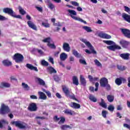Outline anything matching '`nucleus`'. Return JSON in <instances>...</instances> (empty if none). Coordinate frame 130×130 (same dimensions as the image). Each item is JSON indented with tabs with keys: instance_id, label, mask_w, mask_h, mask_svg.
Returning a JSON list of instances; mask_svg holds the SVG:
<instances>
[{
	"instance_id": "nucleus-1",
	"label": "nucleus",
	"mask_w": 130,
	"mask_h": 130,
	"mask_svg": "<svg viewBox=\"0 0 130 130\" xmlns=\"http://www.w3.org/2000/svg\"><path fill=\"white\" fill-rule=\"evenodd\" d=\"M3 13H5V14H8V15L11 16V17H12V18H16V19H22V16L20 15H16V12H14V10H13V8H5L3 9Z\"/></svg>"
},
{
	"instance_id": "nucleus-2",
	"label": "nucleus",
	"mask_w": 130,
	"mask_h": 130,
	"mask_svg": "<svg viewBox=\"0 0 130 130\" xmlns=\"http://www.w3.org/2000/svg\"><path fill=\"white\" fill-rule=\"evenodd\" d=\"M62 90L64 94H65V96H66V97H68L70 99H73V100H75V101L79 102V100H78V99L76 98V96L74 94L71 95V91H70V89L68 87L66 86L65 85H62Z\"/></svg>"
},
{
	"instance_id": "nucleus-3",
	"label": "nucleus",
	"mask_w": 130,
	"mask_h": 130,
	"mask_svg": "<svg viewBox=\"0 0 130 130\" xmlns=\"http://www.w3.org/2000/svg\"><path fill=\"white\" fill-rule=\"evenodd\" d=\"M100 84L101 87H103L104 88L106 87V89L108 91L111 90V87L110 85L108 84V79L105 77L101 78L100 80Z\"/></svg>"
},
{
	"instance_id": "nucleus-4",
	"label": "nucleus",
	"mask_w": 130,
	"mask_h": 130,
	"mask_svg": "<svg viewBox=\"0 0 130 130\" xmlns=\"http://www.w3.org/2000/svg\"><path fill=\"white\" fill-rule=\"evenodd\" d=\"M12 58L17 63H22L24 60V56L19 53H15Z\"/></svg>"
},
{
	"instance_id": "nucleus-5",
	"label": "nucleus",
	"mask_w": 130,
	"mask_h": 130,
	"mask_svg": "<svg viewBox=\"0 0 130 130\" xmlns=\"http://www.w3.org/2000/svg\"><path fill=\"white\" fill-rule=\"evenodd\" d=\"M10 112H11V110H10L9 106L2 104L0 108V114L5 115L8 114V113H10Z\"/></svg>"
},
{
	"instance_id": "nucleus-6",
	"label": "nucleus",
	"mask_w": 130,
	"mask_h": 130,
	"mask_svg": "<svg viewBox=\"0 0 130 130\" xmlns=\"http://www.w3.org/2000/svg\"><path fill=\"white\" fill-rule=\"evenodd\" d=\"M68 12H69V13L71 14L70 16L74 20H76V21H79V22H82L83 23H86V21L83 20V19H82V18H80L79 17L74 16L77 15V12L76 11H75V10H72L71 9H69L68 10Z\"/></svg>"
},
{
	"instance_id": "nucleus-7",
	"label": "nucleus",
	"mask_w": 130,
	"mask_h": 130,
	"mask_svg": "<svg viewBox=\"0 0 130 130\" xmlns=\"http://www.w3.org/2000/svg\"><path fill=\"white\" fill-rule=\"evenodd\" d=\"M11 124L15 125L16 127H18L20 129H24L26 128V126L22 124V122L20 120L13 121L11 122Z\"/></svg>"
},
{
	"instance_id": "nucleus-8",
	"label": "nucleus",
	"mask_w": 130,
	"mask_h": 130,
	"mask_svg": "<svg viewBox=\"0 0 130 130\" xmlns=\"http://www.w3.org/2000/svg\"><path fill=\"white\" fill-rule=\"evenodd\" d=\"M80 41H82V42H83V43H85V44L90 49V50H92L93 53H96V51L94 49V47L89 42L87 41V40L85 39H80Z\"/></svg>"
},
{
	"instance_id": "nucleus-9",
	"label": "nucleus",
	"mask_w": 130,
	"mask_h": 130,
	"mask_svg": "<svg viewBox=\"0 0 130 130\" xmlns=\"http://www.w3.org/2000/svg\"><path fill=\"white\" fill-rule=\"evenodd\" d=\"M120 30L123 34V35L124 36V37H126V38H128V39H130V30L126 28H120Z\"/></svg>"
},
{
	"instance_id": "nucleus-10",
	"label": "nucleus",
	"mask_w": 130,
	"mask_h": 130,
	"mask_svg": "<svg viewBox=\"0 0 130 130\" xmlns=\"http://www.w3.org/2000/svg\"><path fill=\"white\" fill-rule=\"evenodd\" d=\"M28 110L29 111H37V109H38V108L37 107V105L35 103H31L29 104L28 108Z\"/></svg>"
},
{
	"instance_id": "nucleus-11",
	"label": "nucleus",
	"mask_w": 130,
	"mask_h": 130,
	"mask_svg": "<svg viewBox=\"0 0 130 130\" xmlns=\"http://www.w3.org/2000/svg\"><path fill=\"white\" fill-rule=\"evenodd\" d=\"M54 120H56V121H59L58 122V124H63L66 122V118L64 117L61 116L60 118H58L57 115H56L53 118Z\"/></svg>"
},
{
	"instance_id": "nucleus-12",
	"label": "nucleus",
	"mask_w": 130,
	"mask_h": 130,
	"mask_svg": "<svg viewBox=\"0 0 130 130\" xmlns=\"http://www.w3.org/2000/svg\"><path fill=\"white\" fill-rule=\"evenodd\" d=\"M119 44L122 46V47H123V48H127V46H128L129 42L124 40H121L119 41Z\"/></svg>"
},
{
	"instance_id": "nucleus-13",
	"label": "nucleus",
	"mask_w": 130,
	"mask_h": 130,
	"mask_svg": "<svg viewBox=\"0 0 130 130\" xmlns=\"http://www.w3.org/2000/svg\"><path fill=\"white\" fill-rule=\"evenodd\" d=\"M27 25L29 28L32 29V30H35V31H37V26L34 24L32 21H27Z\"/></svg>"
},
{
	"instance_id": "nucleus-14",
	"label": "nucleus",
	"mask_w": 130,
	"mask_h": 130,
	"mask_svg": "<svg viewBox=\"0 0 130 130\" xmlns=\"http://www.w3.org/2000/svg\"><path fill=\"white\" fill-rule=\"evenodd\" d=\"M62 48L64 51H67V52H70L71 50V47L70 46V44L68 43H64L63 44Z\"/></svg>"
},
{
	"instance_id": "nucleus-15",
	"label": "nucleus",
	"mask_w": 130,
	"mask_h": 130,
	"mask_svg": "<svg viewBox=\"0 0 130 130\" xmlns=\"http://www.w3.org/2000/svg\"><path fill=\"white\" fill-rule=\"evenodd\" d=\"M129 55L130 54L128 53H122L120 54V57H121V58L124 60H128V59H129Z\"/></svg>"
},
{
	"instance_id": "nucleus-16",
	"label": "nucleus",
	"mask_w": 130,
	"mask_h": 130,
	"mask_svg": "<svg viewBox=\"0 0 130 130\" xmlns=\"http://www.w3.org/2000/svg\"><path fill=\"white\" fill-rule=\"evenodd\" d=\"M38 95L39 96V99H42V100H46L47 99V96L42 91H39Z\"/></svg>"
},
{
	"instance_id": "nucleus-17",
	"label": "nucleus",
	"mask_w": 130,
	"mask_h": 130,
	"mask_svg": "<svg viewBox=\"0 0 130 130\" xmlns=\"http://www.w3.org/2000/svg\"><path fill=\"white\" fill-rule=\"evenodd\" d=\"M26 67V68H27V69L30 70V71H35V72H38V69H37V67H34L31 64L27 63Z\"/></svg>"
},
{
	"instance_id": "nucleus-18",
	"label": "nucleus",
	"mask_w": 130,
	"mask_h": 130,
	"mask_svg": "<svg viewBox=\"0 0 130 130\" xmlns=\"http://www.w3.org/2000/svg\"><path fill=\"white\" fill-rule=\"evenodd\" d=\"M99 35L101 38H103V39H110L111 38V36L107 34L101 33Z\"/></svg>"
},
{
	"instance_id": "nucleus-19",
	"label": "nucleus",
	"mask_w": 130,
	"mask_h": 130,
	"mask_svg": "<svg viewBox=\"0 0 130 130\" xmlns=\"http://www.w3.org/2000/svg\"><path fill=\"white\" fill-rule=\"evenodd\" d=\"M122 18L126 21V22H128V23H130V15L126 13H123L122 15Z\"/></svg>"
},
{
	"instance_id": "nucleus-20",
	"label": "nucleus",
	"mask_w": 130,
	"mask_h": 130,
	"mask_svg": "<svg viewBox=\"0 0 130 130\" xmlns=\"http://www.w3.org/2000/svg\"><path fill=\"white\" fill-rule=\"evenodd\" d=\"M70 107L74 109H79L81 108V105L77 103L72 102Z\"/></svg>"
},
{
	"instance_id": "nucleus-21",
	"label": "nucleus",
	"mask_w": 130,
	"mask_h": 130,
	"mask_svg": "<svg viewBox=\"0 0 130 130\" xmlns=\"http://www.w3.org/2000/svg\"><path fill=\"white\" fill-rule=\"evenodd\" d=\"M80 81L81 84L82 86H84V87L86 86V85H87V81H86V79H85V78H84L83 75H80Z\"/></svg>"
},
{
	"instance_id": "nucleus-22",
	"label": "nucleus",
	"mask_w": 130,
	"mask_h": 130,
	"mask_svg": "<svg viewBox=\"0 0 130 130\" xmlns=\"http://www.w3.org/2000/svg\"><path fill=\"white\" fill-rule=\"evenodd\" d=\"M45 3L46 4H48V7L50 10H53L55 8L54 5L51 3V1L50 0H46L45 1Z\"/></svg>"
},
{
	"instance_id": "nucleus-23",
	"label": "nucleus",
	"mask_w": 130,
	"mask_h": 130,
	"mask_svg": "<svg viewBox=\"0 0 130 130\" xmlns=\"http://www.w3.org/2000/svg\"><path fill=\"white\" fill-rule=\"evenodd\" d=\"M10 87H11V84H10V83H7V82H1V88L3 89L4 88H10Z\"/></svg>"
},
{
	"instance_id": "nucleus-24",
	"label": "nucleus",
	"mask_w": 130,
	"mask_h": 130,
	"mask_svg": "<svg viewBox=\"0 0 130 130\" xmlns=\"http://www.w3.org/2000/svg\"><path fill=\"white\" fill-rule=\"evenodd\" d=\"M67 58H68V55L66 53L63 52L60 54V60H61L62 61H64V60L67 59Z\"/></svg>"
},
{
	"instance_id": "nucleus-25",
	"label": "nucleus",
	"mask_w": 130,
	"mask_h": 130,
	"mask_svg": "<svg viewBox=\"0 0 130 130\" xmlns=\"http://www.w3.org/2000/svg\"><path fill=\"white\" fill-rule=\"evenodd\" d=\"M2 63L5 67H10L12 65V62L8 59L4 60Z\"/></svg>"
},
{
	"instance_id": "nucleus-26",
	"label": "nucleus",
	"mask_w": 130,
	"mask_h": 130,
	"mask_svg": "<svg viewBox=\"0 0 130 130\" xmlns=\"http://www.w3.org/2000/svg\"><path fill=\"white\" fill-rule=\"evenodd\" d=\"M42 25L45 28H49L50 27V24L48 23V20L45 19L44 21L42 22Z\"/></svg>"
},
{
	"instance_id": "nucleus-27",
	"label": "nucleus",
	"mask_w": 130,
	"mask_h": 130,
	"mask_svg": "<svg viewBox=\"0 0 130 130\" xmlns=\"http://www.w3.org/2000/svg\"><path fill=\"white\" fill-rule=\"evenodd\" d=\"M72 81L74 85H76V86L79 85V79L77 76H73L72 78Z\"/></svg>"
},
{
	"instance_id": "nucleus-28",
	"label": "nucleus",
	"mask_w": 130,
	"mask_h": 130,
	"mask_svg": "<svg viewBox=\"0 0 130 130\" xmlns=\"http://www.w3.org/2000/svg\"><path fill=\"white\" fill-rule=\"evenodd\" d=\"M47 70L48 71L50 74H56L57 71L53 68L52 67H49L47 68Z\"/></svg>"
},
{
	"instance_id": "nucleus-29",
	"label": "nucleus",
	"mask_w": 130,
	"mask_h": 130,
	"mask_svg": "<svg viewBox=\"0 0 130 130\" xmlns=\"http://www.w3.org/2000/svg\"><path fill=\"white\" fill-rule=\"evenodd\" d=\"M101 102L99 103V105L103 108H107V104L105 103V101L103 99H101Z\"/></svg>"
},
{
	"instance_id": "nucleus-30",
	"label": "nucleus",
	"mask_w": 130,
	"mask_h": 130,
	"mask_svg": "<svg viewBox=\"0 0 130 130\" xmlns=\"http://www.w3.org/2000/svg\"><path fill=\"white\" fill-rule=\"evenodd\" d=\"M107 99L109 102H113L114 101V95L109 94L107 96Z\"/></svg>"
},
{
	"instance_id": "nucleus-31",
	"label": "nucleus",
	"mask_w": 130,
	"mask_h": 130,
	"mask_svg": "<svg viewBox=\"0 0 130 130\" xmlns=\"http://www.w3.org/2000/svg\"><path fill=\"white\" fill-rule=\"evenodd\" d=\"M88 77L89 81L90 82H96L99 80V78H98V77L93 78V77L91 75H88Z\"/></svg>"
},
{
	"instance_id": "nucleus-32",
	"label": "nucleus",
	"mask_w": 130,
	"mask_h": 130,
	"mask_svg": "<svg viewBox=\"0 0 130 130\" xmlns=\"http://www.w3.org/2000/svg\"><path fill=\"white\" fill-rule=\"evenodd\" d=\"M63 112L65 114H67L68 115H73V111L66 109L64 110Z\"/></svg>"
},
{
	"instance_id": "nucleus-33",
	"label": "nucleus",
	"mask_w": 130,
	"mask_h": 130,
	"mask_svg": "<svg viewBox=\"0 0 130 130\" xmlns=\"http://www.w3.org/2000/svg\"><path fill=\"white\" fill-rule=\"evenodd\" d=\"M115 83L118 86H120V85H121V84H122V82H121V78H116L115 80Z\"/></svg>"
},
{
	"instance_id": "nucleus-34",
	"label": "nucleus",
	"mask_w": 130,
	"mask_h": 130,
	"mask_svg": "<svg viewBox=\"0 0 130 130\" xmlns=\"http://www.w3.org/2000/svg\"><path fill=\"white\" fill-rule=\"evenodd\" d=\"M22 86L23 89H24V90H25V91H29V90H30V87H29L28 84H27L25 83H22Z\"/></svg>"
},
{
	"instance_id": "nucleus-35",
	"label": "nucleus",
	"mask_w": 130,
	"mask_h": 130,
	"mask_svg": "<svg viewBox=\"0 0 130 130\" xmlns=\"http://www.w3.org/2000/svg\"><path fill=\"white\" fill-rule=\"evenodd\" d=\"M89 99L90 101H92V102H97V99L92 94L89 95Z\"/></svg>"
},
{
	"instance_id": "nucleus-36",
	"label": "nucleus",
	"mask_w": 130,
	"mask_h": 130,
	"mask_svg": "<svg viewBox=\"0 0 130 130\" xmlns=\"http://www.w3.org/2000/svg\"><path fill=\"white\" fill-rule=\"evenodd\" d=\"M41 64L43 67H48V65L49 64V63H48V62L46 61L45 60L43 59L41 60Z\"/></svg>"
},
{
	"instance_id": "nucleus-37",
	"label": "nucleus",
	"mask_w": 130,
	"mask_h": 130,
	"mask_svg": "<svg viewBox=\"0 0 130 130\" xmlns=\"http://www.w3.org/2000/svg\"><path fill=\"white\" fill-rule=\"evenodd\" d=\"M47 46L51 49H55L56 48V46L54 45V43L51 44L50 42L47 44Z\"/></svg>"
},
{
	"instance_id": "nucleus-38",
	"label": "nucleus",
	"mask_w": 130,
	"mask_h": 130,
	"mask_svg": "<svg viewBox=\"0 0 130 130\" xmlns=\"http://www.w3.org/2000/svg\"><path fill=\"white\" fill-rule=\"evenodd\" d=\"M18 9L21 15H24L25 14H26V11H25L21 6L18 7Z\"/></svg>"
},
{
	"instance_id": "nucleus-39",
	"label": "nucleus",
	"mask_w": 130,
	"mask_h": 130,
	"mask_svg": "<svg viewBox=\"0 0 130 130\" xmlns=\"http://www.w3.org/2000/svg\"><path fill=\"white\" fill-rule=\"evenodd\" d=\"M103 42L104 43H106V44H107V45H113L115 43L114 42L112 41L104 40Z\"/></svg>"
},
{
	"instance_id": "nucleus-40",
	"label": "nucleus",
	"mask_w": 130,
	"mask_h": 130,
	"mask_svg": "<svg viewBox=\"0 0 130 130\" xmlns=\"http://www.w3.org/2000/svg\"><path fill=\"white\" fill-rule=\"evenodd\" d=\"M60 128L62 130H67L68 128H72L71 126L68 125H62L60 126Z\"/></svg>"
},
{
	"instance_id": "nucleus-41",
	"label": "nucleus",
	"mask_w": 130,
	"mask_h": 130,
	"mask_svg": "<svg viewBox=\"0 0 130 130\" xmlns=\"http://www.w3.org/2000/svg\"><path fill=\"white\" fill-rule=\"evenodd\" d=\"M37 80L40 85H41L42 86H45V82H44L43 80L39 78H38Z\"/></svg>"
},
{
	"instance_id": "nucleus-42",
	"label": "nucleus",
	"mask_w": 130,
	"mask_h": 130,
	"mask_svg": "<svg viewBox=\"0 0 130 130\" xmlns=\"http://www.w3.org/2000/svg\"><path fill=\"white\" fill-rule=\"evenodd\" d=\"M72 52L76 57H80L81 56V54L78 53V51L76 50H73Z\"/></svg>"
},
{
	"instance_id": "nucleus-43",
	"label": "nucleus",
	"mask_w": 130,
	"mask_h": 130,
	"mask_svg": "<svg viewBox=\"0 0 130 130\" xmlns=\"http://www.w3.org/2000/svg\"><path fill=\"white\" fill-rule=\"evenodd\" d=\"M6 123H8V122L5 120H1L0 121V128H3L4 127L3 124H6Z\"/></svg>"
},
{
	"instance_id": "nucleus-44",
	"label": "nucleus",
	"mask_w": 130,
	"mask_h": 130,
	"mask_svg": "<svg viewBox=\"0 0 130 130\" xmlns=\"http://www.w3.org/2000/svg\"><path fill=\"white\" fill-rule=\"evenodd\" d=\"M94 62L97 67H100L101 68H102V64L99 61V60L97 59H95L94 60Z\"/></svg>"
},
{
	"instance_id": "nucleus-45",
	"label": "nucleus",
	"mask_w": 130,
	"mask_h": 130,
	"mask_svg": "<svg viewBox=\"0 0 130 130\" xmlns=\"http://www.w3.org/2000/svg\"><path fill=\"white\" fill-rule=\"evenodd\" d=\"M107 49H109V50H112V51H115V45L108 46Z\"/></svg>"
},
{
	"instance_id": "nucleus-46",
	"label": "nucleus",
	"mask_w": 130,
	"mask_h": 130,
	"mask_svg": "<svg viewBox=\"0 0 130 130\" xmlns=\"http://www.w3.org/2000/svg\"><path fill=\"white\" fill-rule=\"evenodd\" d=\"M83 29H84V30H86L88 32H92L93 31L92 30V29H91V28L90 27L87 26H83Z\"/></svg>"
},
{
	"instance_id": "nucleus-47",
	"label": "nucleus",
	"mask_w": 130,
	"mask_h": 130,
	"mask_svg": "<svg viewBox=\"0 0 130 130\" xmlns=\"http://www.w3.org/2000/svg\"><path fill=\"white\" fill-rule=\"evenodd\" d=\"M50 40H51L50 37H48L43 40L42 41L43 42H44V43H50Z\"/></svg>"
},
{
	"instance_id": "nucleus-48",
	"label": "nucleus",
	"mask_w": 130,
	"mask_h": 130,
	"mask_svg": "<svg viewBox=\"0 0 130 130\" xmlns=\"http://www.w3.org/2000/svg\"><path fill=\"white\" fill-rule=\"evenodd\" d=\"M108 109L109 111H111L112 112L114 111V106L112 105H110L108 107Z\"/></svg>"
},
{
	"instance_id": "nucleus-49",
	"label": "nucleus",
	"mask_w": 130,
	"mask_h": 130,
	"mask_svg": "<svg viewBox=\"0 0 130 130\" xmlns=\"http://www.w3.org/2000/svg\"><path fill=\"white\" fill-rule=\"evenodd\" d=\"M117 68L119 71H124L126 69L125 67H122L121 66L119 65L117 66Z\"/></svg>"
},
{
	"instance_id": "nucleus-50",
	"label": "nucleus",
	"mask_w": 130,
	"mask_h": 130,
	"mask_svg": "<svg viewBox=\"0 0 130 130\" xmlns=\"http://www.w3.org/2000/svg\"><path fill=\"white\" fill-rule=\"evenodd\" d=\"M70 4H71L72 6H74V7H79V3L76 1H71Z\"/></svg>"
},
{
	"instance_id": "nucleus-51",
	"label": "nucleus",
	"mask_w": 130,
	"mask_h": 130,
	"mask_svg": "<svg viewBox=\"0 0 130 130\" xmlns=\"http://www.w3.org/2000/svg\"><path fill=\"white\" fill-rule=\"evenodd\" d=\"M53 79L55 82H59L60 81V78L56 75L53 76Z\"/></svg>"
},
{
	"instance_id": "nucleus-52",
	"label": "nucleus",
	"mask_w": 130,
	"mask_h": 130,
	"mask_svg": "<svg viewBox=\"0 0 130 130\" xmlns=\"http://www.w3.org/2000/svg\"><path fill=\"white\" fill-rule=\"evenodd\" d=\"M43 92H44L45 93H46V94H47V95L48 96V97H49V98H50L51 97V93H50V92H49V91H46L45 89H43Z\"/></svg>"
},
{
	"instance_id": "nucleus-53",
	"label": "nucleus",
	"mask_w": 130,
	"mask_h": 130,
	"mask_svg": "<svg viewBox=\"0 0 130 130\" xmlns=\"http://www.w3.org/2000/svg\"><path fill=\"white\" fill-rule=\"evenodd\" d=\"M79 62H80V63H81L82 64L87 65V62H86V60H85L84 59H80L79 60Z\"/></svg>"
},
{
	"instance_id": "nucleus-54",
	"label": "nucleus",
	"mask_w": 130,
	"mask_h": 130,
	"mask_svg": "<svg viewBox=\"0 0 130 130\" xmlns=\"http://www.w3.org/2000/svg\"><path fill=\"white\" fill-rule=\"evenodd\" d=\"M107 114V112L106 111H103L102 112V115L104 117V118H106L107 116L106 115Z\"/></svg>"
},
{
	"instance_id": "nucleus-55",
	"label": "nucleus",
	"mask_w": 130,
	"mask_h": 130,
	"mask_svg": "<svg viewBox=\"0 0 130 130\" xmlns=\"http://www.w3.org/2000/svg\"><path fill=\"white\" fill-rule=\"evenodd\" d=\"M91 51H90V50H88V49H85V52H86V53H88V54H91V53H93V54H96L97 53H93V52L92 51V50H90Z\"/></svg>"
},
{
	"instance_id": "nucleus-56",
	"label": "nucleus",
	"mask_w": 130,
	"mask_h": 130,
	"mask_svg": "<svg viewBox=\"0 0 130 130\" xmlns=\"http://www.w3.org/2000/svg\"><path fill=\"white\" fill-rule=\"evenodd\" d=\"M36 9H37V10H38L39 12H41V13H42V12L43 11V9L42 8V7H39L36 6Z\"/></svg>"
},
{
	"instance_id": "nucleus-57",
	"label": "nucleus",
	"mask_w": 130,
	"mask_h": 130,
	"mask_svg": "<svg viewBox=\"0 0 130 130\" xmlns=\"http://www.w3.org/2000/svg\"><path fill=\"white\" fill-rule=\"evenodd\" d=\"M10 80L12 81H15V82H18V79L16 78L14 76H11L10 77Z\"/></svg>"
},
{
	"instance_id": "nucleus-58",
	"label": "nucleus",
	"mask_w": 130,
	"mask_h": 130,
	"mask_svg": "<svg viewBox=\"0 0 130 130\" xmlns=\"http://www.w3.org/2000/svg\"><path fill=\"white\" fill-rule=\"evenodd\" d=\"M124 11L125 12H127V13H128L129 12H130V8L127 7V6H124Z\"/></svg>"
},
{
	"instance_id": "nucleus-59",
	"label": "nucleus",
	"mask_w": 130,
	"mask_h": 130,
	"mask_svg": "<svg viewBox=\"0 0 130 130\" xmlns=\"http://www.w3.org/2000/svg\"><path fill=\"white\" fill-rule=\"evenodd\" d=\"M116 49L119 50L121 49V47H120L117 45H115V50Z\"/></svg>"
},
{
	"instance_id": "nucleus-60",
	"label": "nucleus",
	"mask_w": 130,
	"mask_h": 130,
	"mask_svg": "<svg viewBox=\"0 0 130 130\" xmlns=\"http://www.w3.org/2000/svg\"><path fill=\"white\" fill-rule=\"evenodd\" d=\"M6 20V18L4 16L0 15V21H5Z\"/></svg>"
},
{
	"instance_id": "nucleus-61",
	"label": "nucleus",
	"mask_w": 130,
	"mask_h": 130,
	"mask_svg": "<svg viewBox=\"0 0 130 130\" xmlns=\"http://www.w3.org/2000/svg\"><path fill=\"white\" fill-rule=\"evenodd\" d=\"M123 126H124V127H126V128L130 129V125L126 123L123 124Z\"/></svg>"
},
{
	"instance_id": "nucleus-62",
	"label": "nucleus",
	"mask_w": 130,
	"mask_h": 130,
	"mask_svg": "<svg viewBox=\"0 0 130 130\" xmlns=\"http://www.w3.org/2000/svg\"><path fill=\"white\" fill-rule=\"evenodd\" d=\"M40 54H43V51L42 50H39V49H36Z\"/></svg>"
},
{
	"instance_id": "nucleus-63",
	"label": "nucleus",
	"mask_w": 130,
	"mask_h": 130,
	"mask_svg": "<svg viewBox=\"0 0 130 130\" xmlns=\"http://www.w3.org/2000/svg\"><path fill=\"white\" fill-rule=\"evenodd\" d=\"M30 99H37V97L35 95H31L30 96Z\"/></svg>"
},
{
	"instance_id": "nucleus-64",
	"label": "nucleus",
	"mask_w": 130,
	"mask_h": 130,
	"mask_svg": "<svg viewBox=\"0 0 130 130\" xmlns=\"http://www.w3.org/2000/svg\"><path fill=\"white\" fill-rule=\"evenodd\" d=\"M127 81H128V84L127 86L130 88V77L127 78Z\"/></svg>"
}]
</instances>
